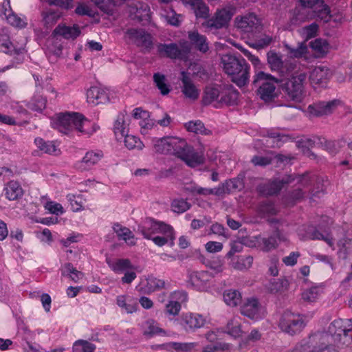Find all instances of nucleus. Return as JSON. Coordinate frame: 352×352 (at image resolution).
<instances>
[{
  "mask_svg": "<svg viewBox=\"0 0 352 352\" xmlns=\"http://www.w3.org/2000/svg\"><path fill=\"white\" fill-rule=\"evenodd\" d=\"M223 69L238 87L245 86L250 79V67L240 55L225 54L221 58Z\"/></svg>",
  "mask_w": 352,
  "mask_h": 352,
  "instance_id": "nucleus-1",
  "label": "nucleus"
},
{
  "mask_svg": "<svg viewBox=\"0 0 352 352\" xmlns=\"http://www.w3.org/2000/svg\"><path fill=\"white\" fill-rule=\"evenodd\" d=\"M89 122L78 113H65L57 115L52 120V126L64 134L76 131L82 135H89L91 132L85 127L89 124Z\"/></svg>",
  "mask_w": 352,
  "mask_h": 352,
  "instance_id": "nucleus-2",
  "label": "nucleus"
},
{
  "mask_svg": "<svg viewBox=\"0 0 352 352\" xmlns=\"http://www.w3.org/2000/svg\"><path fill=\"white\" fill-rule=\"evenodd\" d=\"M346 345L338 343L326 333H316L302 340L298 347L300 352H340V348Z\"/></svg>",
  "mask_w": 352,
  "mask_h": 352,
  "instance_id": "nucleus-3",
  "label": "nucleus"
},
{
  "mask_svg": "<svg viewBox=\"0 0 352 352\" xmlns=\"http://www.w3.org/2000/svg\"><path fill=\"white\" fill-rule=\"evenodd\" d=\"M170 155L182 160L190 167H195L204 162L203 155L195 152L184 139L170 137Z\"/></svg>",
  "mask_w": 352,
  "mask_h": 352,
  "instance_id": "nucleus-4",
  "label": "nucleus"
},
{
  "mask_svg": "<svg viewBox=\"0 0 352 352\" xmlns=\"http://www.w3.org/2000/svg\"><path fill=\"white\" fill-rule=\"evenodd\" d=\"M291 77L286 79H279L282 91L288 100L294 102H301L303 94V84L306 80L307 75L304 72L290 74Z\"/></svg>",
  "mask_w": 352,
  "mask_h": 352,
  "instance_id": "nucleus-5",
  "label": "nucleus"
},
{
  "mask_svg": "<svg viewBox=\"0 0 352 352\" xmlns=\"http://www.w3.org/2000/svg\"><path fill=\"white\" fill-rule=\"evenodd\" d=\"M274 83H279V79L263 72L255 74L252 82L257 88V94L265 102H271L277 97Z\"/></svg>",
  "mask_w": 352,
  "mask_h": 352,
  "instance_id": "nucleus-6",
  "label": "nucleus"
},
{
  "mask_svg": "<svg viewBox=\"0 0 352 352\" xmlns=\"http://www.w3.org/2000/svg\"><path fill=\"white\" fill-rule=\"evenodd\" d=\"M351 331H352V318L346 320L339 318L331 322L327 331L319 333H326L338 343L347 346L351 344L352 340L349 334Z\"/></svg>",
  "mask_w": 352,
  "mask_h": 352,
  "instance_id": "nucleus-7",
  "label": "nucleus"
},
{
  "mask_svg": "<svg viewBox=\"0 0 352 352\" xmlns=\"http://www.w3.org/2000/svg\"><path fill=\"white\" fill-rule=\"evenodd\" d=\"M156 49L159 56L171 59L186 60L190 52V44L185 40H181L179 44L158 43L156 45Z\"/></svg>",
  "mask_w": 352,
  "mask_h": 352,
  "instance_id": "nucleus-8",
  "label": "nucleus"
},
{
  "mask_svg": "<svg viewBox=\"0 0 352 352\" xmlns=\"http://www.w3.org/2000/svg\"><path fill=\"white\" fill-rule=\"evenodd\" d=\"M267 61L270 69L277 72L280 76L286 77L294 72L297 65L292 60H282V56L274 50H270L267 53Z\"/></svg>",
  "mask_w": 352,
  "mask_h": 352,
  "instance_id": "nucleus-9",
  "label": "nucleus"
},
{
  "mask_svg": "<svg viewBox=\"0 0 352 352\" xmlns=\"http://www.w3.org/2000/svg\"><path fill=\"white\" fill-rule=\"evenodd\" d=\"M234 13V9L232 8L218 9L211 18L202 23V26L214 33L217 30L228 27Z\"/></svg>",
  "mask_w": 352,
  "mask_h": 352,
  "instance_id": "nucleus-10",
  "label": "nucleus"
},
{
  "mask_svg": "<svg viewBox=\"0 0 352 352\" xmlns=\"http://www.w3.org/2000/svg\"><path fill=\"white\" fill-rule=\"evenodd\" d=\"M278 326L283 332L293 336L302 330L305 323L300 316L286 311L281 316Z\"/></svg>",
  "mask_w": 352,
  "mask_h": 352,
  "instance_id": "nucleus-11",
  "label": "nucleus"
},
{
  "mask_svg": "<svg viewBox=\"0 0 352 352\" xmlns=\"http://www.w3.org/2000/svg\"><path fill=\"white\" fill-rule=\"evenodd\" d=\"M236 23L237 28L252 37L256 36L263 30L261 19L254 13H249L240 19L236 17Z\"/></svg>",
  "mask_w": 352,
  "mask_h": 352,
  "instance_id": "nucleus-12",
  "label": "nucleus"
},
{
  "mask_svg": "<svg viewBox=\"0 0 352 352\" xmlns=\"http://www.w3.org/2000/svg\"><path fill=\"white\" fill-rule=\"evenodd\" d=\"M126 33L132 43L140 47L144 53H148L153 48V36L144 30L131 28Z\"/></svg>",
  "mask_w": 352,
  "mask_h": 352,
  "instance_id": "nucleus-13",
  "label": "nucleus"
},
{
  "mask_svg": "<svg viewBox=\"0 0 352 352\" xmlns=\"http://www.w3.org/2000/svg\"><path fill=\"white\" fill-rule=\"evenodd\" d=\"M296 177L294 175H285L281 179H276L266 184H263L257 187L258 192L265 196H272L277 195L284 188L285 185L294 182Z\"/></svg>",
  "mask_w": 352,
  "mask_h": 352,
  "instance_id": "nucleus-14",
  "label": "nucleus"
},
{
  "mask_svg": "<svg viewBox=\"0 0 352 352\" xmlns=\"http://www.w3.org/2000/svg\"><path fill=\"white\" fill-rule=\"evenodd\" d=\"M297 183L300 187L289 191L284 196V201L285 203L289 204H294L296 201L302 200L305 195L306 191L303 188H308L311 184V179L308 175L304 174L302 175H296Z\"/></svg>",
  "mask_w": 352,
  "mask_h": 352,
  "instance_id": "nucleus-15",
  "label": "nucleus"
},
{
  "mask_svg": "<svg viewBox=\"0 0 352 352\" xmlns=\"http://www.w3.org/2000/svg\"><path fill=\"white\" fill-rule=\"evenodd\" d=\"M302 6L313 9L314 14L311 18L316 17L324 23L329 22L332 15L330 8L323 0H299Z\"/></svg>",
  "mask_w": 352,
  "mask_h": 352,
  "instance_id": "nucleus-16",
  "label": "nucleus"
},
{
  "mask_svg": "<svg viewBox=\"0 0 352 352\" xmlns=\"http://www.w3.org/2000/svg\"><path fill=\"white\" fill-rule=\"evenodd\" d=\"M170 230V226L161 221H156L152 218H146L143 223L138 226L137 231L145 239H151L153 234L162 231Z\"/></svg>",
  "mask_w": 352,
  "mask_h": 352,
  "instance_id": "nucleus-17",
  "label": "nucleus"
},
{
  "mask_svg": "<svg viewBox=\"0 0 352 352\" xmlns=\"http://www.w3.org/2000/svg\"><path fill=\"white\" fill-rule=\"evenodd\" d=\"M340 103V101L339 100L318 101L309 104L307 107V111L316 117L327 116L332 113Z\"/></svg>",
  "mask_w": 352,
  "mask_h": 352,
  "instance_id": "nucleus-18",
  "label": "nucleus"
},
{
  "mask_svg": "<svg viewBox=\"0 0 352 352\" xmlns=\"http://www.w3.org/2000/svg\"><path fill=\"white\" fill-rule=\"evenodd\" d=\"M242 315L252 319L259 320L264 317L265 311L259 303L258 299L254 298H248L241 307Z\"/></svg>",
  "mask_w": 352,
  "mask_h": 352,
  "instance_id": "nucleus-19",
  "label": "nucleus"
},
{
  "mask_svg": "<svg viewBox=\"0 0 352 352\" xmlns=\"http://www.w3.org/2000/svg\"><path fill=\"white\" fill-rule=\"evenodd\" d=\"M181 91L184 96L192 101L198 99L200 94L199 89L192 82V80L190 77L189 74L186 72H181Z\"/></svg>",
  "mask_w": 352,
  "mask_h": 352,
  "instance_id": "nucleus-20",
  "label": "nucleus"
},
{
  "mask_svg": "<svg viewBox=\"0 0 352 352\" xmlns=\"http://www.w3.org/2000/svg\"><path fill=\"white\" fill-rule=\"evenodd\" d=\"M205 318L199 314L186 313L182 314L180 324L186 331H195L205 324Z\"/></svg>",
  "mask_w": 352,
  "mask_h": 352,
  "instance_id": "nucleus-21",
  "label": "nucleus"
},
{
  "mask_svg": "<svg viewBox=\"0 0 352 352\" xmlns=\"http://www.w3.org/2000/svg\"><path fill=\"white\" fill-rule=\"evenodd\" d=\"M332 76L331 71L324 66L316 67L311 73L310 80L313 85L326 87Z\"/></svg>",
  "mask_w": 352,
  "mask_h": 352,
  "instance_id": "nucleus-22",
  "label": "nucleus"
},
{
  "mask_svg": "<svg viewBox=\"0 0 352 352\" xmlns=\"http://www.w3.org/2000/svg\"><path fill=\"white\" fill-rule=\"evenodd\" d=\"M188 38L190 48L193 47L202 54H206L209 51V42L205 35L201 34L197 31H190L188 32Z\"/></svg>",
  "mask_w": 352,
  "mask_h": 352,
  "instance_id": "nucleus-23",
  "label": "nucleus"
},
{
  "mask_svg": "<svg viewBox=\"0 0 352 352\" xmlns=\"http://www.w3.org/2000/svg\"><path fill=\"white\" fill-rule=\"evenodd\" d=\"M239 96V91L232 85H226L221 88L220 100L218 102L233 105L236 104Z\"/></svg>",
  "mask_w": 352,
  "mask_h": 352,
  "instance_id": "nucleus-24",
  "label": "nucleus"
},
{
  "mask_svg": "<svg viewBox=\"0 0 352 352\" xmlns=\"http://www.w3.org/2000/svg\"><path fill=\"white\" fill-rule=\"evenodd\" d=\"M80 34V30L78 25L67 26L65 25H58L53 31L52 36L54 37L62 36L64 38L74 39Z\"/></svg>",
  "mask_w": 352,
  "mask_h": 352,
  "instance_id": "nucleus-25",
  "label": "nucleus"
},
{
  "mask_svg": "<svg viewBox=\"0 0 352 352\" xmlns=\"http://www.w3.org/2000/svg\"><path fill=\"white\" fill-rule=\"evenodd\" d=\"M212 278L207 271L192 272L189 274L188 283L196 289H201Z\"/></svg>",
  "mask_w": 352,
  "mask_h": 352,
  "instance_id": "nucleus-26",
  "label": "nucleus"
},
{
  "mask_svg": "<svg viewBox=\"0 0 352 352\" xmlns=\"http://www.w3.org/2000/svg\"><path fill=\"white\" fill-rule=\"evenodd\" d=\"M131 14L133 19L139 22H148L150 21V8L146 3L138 2L131 6Z\"/></svg>",
  "mask_w": 352,
  "mask_h": 352,
  "instance_id": "nucleus-27",
  "label": "nucleus"
},
{
  "mask_svg": "<svg viewBox=\"0 0 352 352\" xmlns=\"http://www.w3.org/2000/svg\"><path fill=\"white\" fill-rule=\"evenodd\" d=\"M106 262L111 270L117 274L124 273L126 270H135V267L128 258H118L113 261L107 258Z\"/></svg>",
  "mask_w": 352,
  "mask_h": 352,
  "instance_id": "nucleus-28",
  "label": "nucleus"
},
{
  "mask_svg": "<svg viewBox=\"0 0 352 352\" xmlns=\"http://www.w3.org/2000/svg\"><path fill=\"white\" fill-rule=\"evenodd\" d=\"M102 156L103 153L100 151L87 152L82 160L78 163V168L82 170L89 169L91 166L96 164Z\"/></svg>",
  "mask_w": 352,
  "mask_h": 352,
  "instance_id": "nucleus-29",
  "label": "nucleus"
},
{
  "mask_svg": "<svg viewBox=\"0 0 352 352\" xmlns=\"http://www.w3.org/2000/svg\"><path fill=\"white\" fill-rule=\"evenodd\" d=\"M87 98L88 102L94 104L104 103L109 100L106 91L98 87H91L87 90Z\"/></svg>",
  "mask_w": 352,
  "mask_h": 352,
  "instance_id": "nucleus-30",
  "label": "nucleus"
},
{
  "mask_svg": "<svg viewBox=\"0 0 352 352\" xmlns=\"http://www.w3.org/2000/svg\"><path fill=\"white\" fill-rule=\"evenodd\" d=\"M277 239L279 241H285L286 239L278 229H276L272 236L261 238L259 243L263 245V250L268 252L278 246Z\"/></svg>",
  "mask_w": 352,
  "mask_h": 352,
  "instance_id": "nucleus-31",
  "label": "nucleus"
},
{
  "mask_svg": "<svg viewBox=\"0 0 352 352\" xmlns=\"http://www.w3.org/2000/svg\"><path fill=\"white\" fill-rule=\"evenodd\" d=\"M4 190L6 196L9 200H16L23 195V190L21 185L15 181L8 182Z\"/></svg>",
  "mask_w": 352,
  "mask_h": 352,
  "instance_id": "nucleus-32",
  "label": "nucleus"
},
{
  "mask_svg": "<svg viewBox=\"0 0 352 352\" xmlns=\"http://www.w3.org/2000/svg\"><path fill=\"white\" fill-rule=\"evenodd\" d=\"M159 234H162L163 236H151V239H150L155 243V244L160 247L163 246L166 243H169L170 246L174 245L175 234L171 226H170V230H163L159 232Z\"/></svg>",
  "mask_w": 352,
  "mask_h": 352,
  "instance_id": "nucleus-33",
  "label": "nucleus"
},
{
  "mask_svg": "<svg viewBox=\"0 0 352 352\" xmlns=\"http://www.w3.org/2000/svg\"><path fill=\"white\" fill-rule=\"evenodd\" d=\"M113 131L118 141L124 138L128 134V129L124 121V115L121 113L115 122Z\"/></svg>",
  "mask_w": 352,
  "mask_h": 352,
  "instance_id": "nucleus-34",
  "label": "nucleus"
},
{
  "mask_svg": "<svg viewBox=\"0 0 352 352\" xmlns=\"http://www.w3.org/2000/svg\"><path fill=\"white\" fill-rule=\"evenodd\" d=\"M197 346L195 342H169L158 345L157 348L166 349L168 347H171L177 352H190Z\"/></svg>",
  "mask_w": 352,
  "mask_h": 352,
  "instance_id": "nucleus-35",
  "label": "nucleus"
},
{
  "mask_svg": "<svg viewBox=\"0 0 352 352\" xmlns=\"http://www.w3.org/2000/svg\"><path fill=\"white\" fill-rule=\"evenodd\" d=\"M0 48L3 52L10 54H12V52H14V54H19L23 50L22 47L16 49L10 41L9 35L4 32L0 34Z\"/></svg>",
  "mask_w": 352,
  "mask_h": 352,
  "instance_id": "nucleus-36",
  "label": "nucleus"
},
{
  "mask_svg": "<svg viewBox=\"0 0 352 352\" xmlns=\"http://www.w3.org/2000/svg\"><path fill=\"white\" fill-rule=\"evenodd\" d=\"M170 283H166L164 280L153 276L146 279V289L147 293H152L157 290L168 288Z\"/></svg>",
  "mask_w": 352,
  "mask_h": 352,
  "instance_id": "nucleus-37",
  "label": "nucleus"
},
{
  "mask_svg": "<svg viewBox=\"0 0 352 352\" xmlns=\"http://www.w3.org/2000/svg\"><path fill=\"white\" fill-rule=\"evenodd\" d=\"M62 13L58 10L50 9L43 12V21L45 27L47 28H52L55 25L61 17Z\"/></svg>",
  "mask_w": 352,
  "mask_h": 352,
  "instance_id": "nucleus-38",
  "label": "nucleus"
},
{
  "mask_svg": "<svg viewBox=\"0 0 352 352\" xmlns=\"http://www.w3.org/2000/svg\"><path fill=\"white\" fill-rule=\"evenodd\" d=\"M152 143L155 153L170 155V137L154 138Z\"/></svg>",
  "mask_w": 352,
  "mask_h": 352,
  "instance_id": "nucleus-39",
  "label": "nucleus"
},
{
  "mask_svg": "<svg viewBox=\"0 0 352 352\" xmlns=\"http://www.w3.org/2000/svg\"><path fill=\"white\" fill-rule=\"evenodd\" d=\"M113 229L120 239L125 241L130 245L135 244V242L133 241L134 235L128 228L122 227L119 223H115L113 226Z\"/></svg>",
  "mask_w": 352,
  "mask_h": 352,
  "instance_id": "nucleus-40",
  "label": "nucleus"
},
{
  "mask_svg": "<svg viewBox=\"0 0 352 352\" xmlns=\"http://www.w3.org/2000/svg\"><path fill=\"white\" fill-rule=\"evenodd\" d=\"M221 96V89L214 87H206L202 98L204 105H209L212 102L217 101Z\"/></svg>",
  "mask_w": 352,
  "mask_h": 352,
  "instance_id": "nucleus-41",
  "label": "nucleus"
},
{
  "mask_svg": "<svg viewBox=\"0 0 352 352\" xmlns=\"http://www.w3.org/2000/svg\"><path fill=\"white\" fill-rule=\"evenodd\" d=\"M34 142L38 148L45 153L57 155L60 152L53 142H45L43 139L37 138Z\"/></svg>",
  "mask_w": 352,
  "mask_h": 352,
  "instance_id": "nucleus-42",
  "label": "nucleus"
},
{
  "mask_svg": "<svg viewBox=\"0 0 352 352\" xmlns=\"http://www.w3.org/2000/svg\"><path fill=\"white\" fill-rule=\"evenodd\" d=\"M61 274L63 276H69L74 282L83 277V273L77 270L71 263L64 264L61 269Z\"/></svg>",
  "mask_w": 352,
  "mask_h": 352,
  "instance_id": "nucleus-43",
  "label": "nucleus"
},
{
  "mask_svg": "<svg viewBox=\"0 0 352 352\" xmlns=\"http://www.w3.org/2000/svg\"><path fill=\"white\" fill-rule=\"evenodd\" d=\"M308 239L311 240H323L330 247H332L333 245V238L331 235L326 232L323 234L318 231L317 229L314 228H309L307 231V236Z\"/></svg>",
  "mask_w": 352,
  "mask_h": 352,
  "instance_id": "nucleus-44",
  "label": "nucleus"
},
{
  "mask_svg": "<svg viewBox=\"0 0 352 352\" xmlns=\"http://www.w3.org/2000/svg\"><path fill=\"white\" fill-rule=\"evenodd\" d=\"M225 302L232 307H235L241 301V296L239 291L228 289L223 294Z\"/></svg>",
  "mask_w": 352,
  "mask_h": 352,
  "instance_id": "nucleus-45",
  "label": "nucleus"
},
{
  "mask_svg": "<svg viewBox=\"0 0 352 352\" xmlns=\"http://www.w3.org/2000/svg\"><path fill=\"white\" fill-rule=\"evenodd\" d=\"M117 305L124 309L126 313L132 314L137 311L138 305L136 302L129 300L126 302L125 296H118L117 297Z\"/></svg>",
  "mask_w": 352,
  "mask_h": 352,
  "instance_id": "nucleus-46",
  "label": "nucleus"
},
{
  "mask_svg": "<svg viewBox=\"0 0 352 352\" xmlns=\"http://www.w3.org/2000/svg\"><path fill=\"white\" fill-rule=\"evenodd\" d=\"M96 346L85 340H76L72 347L73 352H94Z\"/></svg>",
  "mask_w": 352,
  "mask_h": 352,
  "instance_id": "nucleus-47",
  "label": "nucleus"
},
{
  "mask_svg": "<svg viewBox=\"0 0 352 352\" xmlns=\"http://www.w3.org/2000/svg\"><path fill=\"white\" fill-rule=\"evenodd\" d=\"M325 143V147L329 148L331 145V142L327 141L324 138L318 136H314L312 138H305L298 142L299 144H302V147H313L316 144H322Z\"/></svg>",
  "mask_w": 352,
  "mask_h": 352,
  "instance_id": "nucleus-48",
  "label": "nucleus"
},
{
  "mask_svg": "<svg viewBox=\"0 0 352 352\" xmlns=\"http://www.w3.org/2000/svg\"><path fill=\"white\" fill-rule=\"evenodd\" d=\"M338 245L339 247V253L343 258L346 259L347 256L352 254V240L344 238L340 239Z\"/></svg>",
  "mask_w": 352,
  "mask_h": 352,
  "instance_id": "nucleus-49",
  "label": "nucleus"
},
{
  "mask_svg": "<svg viewBox=\"0 0 352 352\" xmlns=\"http://www.w3.org/2000/svg\"><path fill=\"white\" fill-rule=\"evenodd\" d=\"M153 81L162 95H167L170 92V89L168 85L166 83V78L164 75L160 73L154 74Z\"/></svg>",
  "mask_w": 352,
  "mask_h": 352,
  "instance_id": "nucleus-50",
  "label": "nucleus"
},
{
  "mask_svg": "<svg viewBox=\"0 0 352 352\" xmlns=\"http://www.w3.org/2000/svg\"><path fill=\"white\" fill-rule=\"evenodd\" d=\"M4 16H6L8 22L12 26L18 28H24L26 25L25 21L15 14L12 9L6 10L4 11Z\"/></svg>",
  "mask_w": 352,
  "mask_h": 352,
  "instance_id": "nucleus-51",
  "label": "nucleus"
},
{
  "mask_svg": "<svg viewBox=\"0 0 352 352\" xmlns=\"http://www.w3.org/2000/svg\"><path fill=\"white\" fill-rule=\"evenodd\" d=\"M186 127L188 131L197 134L208 135L210 133V131L206 129L204 124L199 120L189 122L186 124Z\"/></svg>",
  "mask_w": 352,
  "mask_h": 352,
  "instance_id": "nucleus-52",
  "label": "nucleus"
},
{
  "mask_svg": "<svg viewBox=\"0 0 352 352\" xmlns=\"http://www.w3.org/2000/svg\"><path fill=\"white\" fill-rule=\"evenodd\" d=\"M258 212L263 215H275L278 210L274 204L270 201H262L258 208Z\"/></svg>",
  "mask_w": 352,
  "mask_h": 352,
  "instance_id": "nucleus-53",
  "label": "nucleus"
},
{
  "mask_svg": "<svg viewBox=\"0 0 352 352\" xmlns=\"http://www.w3.org/2000/svg\"><path fill=\"white\" fill-rule=\"evenodd\" d=\"M125 146L129 150L137 148L141 150L143 148V143L138 137L132 135H126L124 138Z\"/></svg>",
  "mask_w": 352,
  "mask_h": 352,
  "instance_id": "nucleus-54",
  "label": "nucleus"
},
{
  "mask_svg": "<svg viewBox=\"0 0 352 352\" xmlns=\"http://www.w3.org/2000/svg\"><path fill=\"white\" fill-rule=\"evenodd\" d=\"M321 292L322 289L319 287H311L302 293V298L306 302H314L318 298Z\"/></svg>",
  "mask_w": 352,
  "mask_h": 352,
  "instance_id": "nucleus-55",
  "label": "nucleus"
},
{
  "mask_svg": "<svg viewBox=\"0 0 352 352\" xmlns=\"http://www.w3.org/2000/svg\"><path fill=\"white\" fill-rule=\"evenodd\" d=\"M226 331L233 337L237 338L241 335V323L236 318L230 320L226 326Z\"/></svg>",
  "mask_w": 352,
  "mask_h": 352,
  "instance_id": "nucleus-56",
  "label": "nucleus"
},
{
  "mask_svg": "<svg viewBox=\"0 0 352 352\" xmlns=\"http://www.w3.org/2000/svg\"><path fill=\"white\" fill-rule=\"evenodd\" d=\"M253 263V257L251 256H240L237 261L234 263V267L239 270L249 269Z\"/></svg>",
  "mask_w": 352,
  "mask_h": 352,
  "instance_id": "nucleus-57",
  "label": "nucleus"
},
{
  "mask_svg": "<svg viewBox=\"0 0 352 352\" xmlns=\"http://www.w3.org/2000/svg\"><path fill=\"white\" fill-rule=\"evenodd\" d=\"M287 286V280L285 279H274L268 285V289L271 293L276 294L280 292Z\"/></svg>",
  "mask_w": 352,
  "mask_h": 352,
  "instance_id": "nucleus-58",
  "label": "nucleus"
},
{
  "mask_svg": "<svg viewBox=\"0 0 352 352\" xmlns=\"http://www.w3.org/2000/svg\"><path fill=\"white\" fill-rule=\"evenodd\" d=\"M146 328L144 332L145 336L152 337L155 335L164 332V330L159 327L157 322L153 320H148L146 322Z\"/></svg>",
  "mask_w": 352,
  "mask_h": 352,
  "instance_id": "nucleus-59",
  "label": "nucleus"
},
{
  "mask_svg": "<svg viewBox=\"0 0 352 352\" xmlns=\"http://www.w3.org/2000/svg\"><path fill=\"white\" fill-rule=\"evenodd\" d=\"M52 43L47 45V50L49 53L56 57H60L62 54L63 45L60 41H58V36L54 37L52 36Z\"/></svg>",
  "mask_w": 352,
  "mask_h": 352,
  "instance_id": "nucleus-60",
  "label": "nucleus"
},
{
  "mask_svg": "<svg viewBox=\"0 0 352 352\" xmlns=\"http://www.w3.org/2000/svg\"><path fill=\"white\" fill-rule=\"evenodd\" d=\"M171 207L175 212L182 213L190 208V204L183 199H175L172 202Z\"/></svg>",
  "mask_w": 352,
  "mask_h": 352,
  "instance_id": "nucleus-61",
  "label": "nucleus"
},
{
  "mask_svg": "<svg viewBox=\"0 0 352 352\" xmlns=\"http://www.w3.org/2000/svg\"><path fill=\"white\" fill-rule=\"evenodd\" d=\"M46 102V99L43 96H36L32 99V102H30V108L32 111L41 112L45 108Z\"/></svg>",
  "mask_w": 352,
  "mask_h": 352,
  "instance_id": "nucleus-62",
  "label": "nucleus"
},
{
  "mask_svg": "<svg viewBox=\"0 0 352 352\" xmlns=\"http://www.w3.org/2000/svg\"><path fill=\"white\" fill-rule=\"evenodd\" d=\"M197 17L207 18L208 16L209 9L203 0L195 4L192 8Z\"/></svg>",
  "mask_w": 352,
  "mask_h": 352,
  "instance_id": "nucleus-63",
  "label": "nucleus"
},
{
  "mask_svg": "<svg viewBox=\"0 0 352 352\" xmlns=\"http://www.w3.org/2000/svg\"><path fill=\"white\" fill-rule=\"evenodd\" d=\"M285 47L287 49L288 52L291 55V56L295 58L302 57L304 54L307 53V46L302 43L299 44L296 48L291 47L288 46V45H285Z\"/></svg>",
  "mask_w": 352,
  "mask_h": 352,
  "instance_id": "nucleus-64",
  "label": "nucleus"
}]
</instances>
